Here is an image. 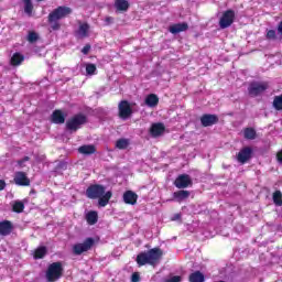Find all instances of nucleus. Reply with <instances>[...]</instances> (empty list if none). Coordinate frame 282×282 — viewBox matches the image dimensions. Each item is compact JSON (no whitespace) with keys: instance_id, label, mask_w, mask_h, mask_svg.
<instances>
[{"instance_id":"13","label":"nucleus","mask_w":282,"mask_h":282,"mask_svg":"<svg viewBox=\"0 0 282 282\" xmlns=\"http://www.w3.org/2000/svg\"><path fill=\"white\" fill-rule=\"evenodd\" d=\"M14 183L18 186H30V178H28V174H25V172H17Z\"/></svg>"},{"instance_id":"32","label":"nucleus","mask_w":282,"mask_h":282,"mask_svg":"<svg viewBox=\"0 0 282 282\" xmlns=\"http://www.w3.org/2000/svg\"><path fill=\"white\" fill-rule=\"evenodd\" d=\"M32 10H34V6L32 4V0H24V12L26 14L31 15Z\"/></svg>"},{"instance_id":"26","label":"nucleus","mask_w":282,"mask_h":282,"mask_svg":"<svg viewBox=\"0 0 282 282\" xmlns=\"http://www.w3.org/2000/svg\"><path fill=\"white\" fill-rule=\"evenodd\" d=\"M189 282H204V273L196 271L189 275Z\"/></svg>"},{"instance_id":"20","label":"nucleus","mask_w":282,"mask_h":282,"mask_svg":"<svg viewBox=\"0 0 282 282\" xmlns=\"http://www.w3.org/2000/svg\"><path fill=\"white\" fill-rule=\"evenodd\" d=\"M173 197L177 202H184V199H188V197H191V192L184 191V189L178 191V192H174Z\"/></svg>"},{"instance_id":"40","label":"nucleus","mask_w":282,"mask_h":282,"mask_svg":"<svg viewBox=\"0 0 282 282\" xmlns=\"http://www.w3.org/2000/svg\"><path fill=\"white\" fill-rule=\"evenodd\" d=\"M131 282H140V274L138 272L132 274Z\"/></svg>"},{"instance_id":"9","label":"nucleus","mask_w":282,"mask_h":282,"mask_svg":"<svg viewBox=\"0 0 282 282\" xmlns=\"http://www.w3.org/2000/svg\"><path fill=\"white\" fill-rule=\"evenodd\" d=\"M265 89H268V84L254 82L249 85L248 91L250 96H259L263 94Z\"/></svg>"},{"instance_id":"21","label":"nucleus","mask_w":282,"mask_h":282,"mask_svg":"<svg viewBox=\"0 0 282 282\" xmlns=\"http://www.w3.org/2000/svg\"><path fill=\"white\" fill-rule=\"evenodd\" d=\"M158 102H160V98L155 94H150L145 97V105L148 107H158Z\"/></svg>"},{"instance_id":"35","label":"nucleus","mask_w":282,"mask_h":282,"mask_svg":"<svg viewBox=\"0 0 282 282\" xmlns=\"http://www.w3.org/2000/svg\"><path fill=\"white\" fill-rule=\"evenodd\" d=\"M86 73L89 75V76H94V74H96V66L94 64H88L86 66Z\"/></svg>"},{"instance_id":"44","label":"nucleus","mask_w":282,"mask_h":282,"mask_svg":"<svg viewBox=\"0 0 282 282\" xmlns=\"http://www.w3.org/2000/svg\"><path fill=\"white\" fill-rule=\"evenodd\" d=\"M6 188V181L0 180V191H3Z\"/></svg>"},{"instance_id":"37","label":"nucleus","mask_w":282,"mask_h":282,"mask_svg":"<svg viewBox=\"0 0 282 282\" xmlns=\"http://www.w3.org/2000/svg\"><path fill=\"white\" fill-rule=\"evenodd\" d=\"M267 39L271 40V41H274V39H276V31L274 30H269L267 32Z\"/></svg>"},{"instance_id":"7","label":"nucleus","mask_w":282,"mask_h":282,"mask_svg":"<svg viewBox=\"0 0 282 282\" xmlns=\"http://www.w3.org/2000/svg\"><path fill=\"white\" fill-rule=\"evenodd\" d=\"M72 14V9L68 7H58L55 10H53L48 17L61 21V19H65V17H69Z\"/></svg>"},{"instance_id":"10","label":"nucleus","mask_w":282,"mask_h":282,"mask_svg":"<svg viewBox=\"0 0 282 282\" xmlns=\"http://www.w3.org/2000/svg\"><path fill=\"white\" fill-rule=\"evenodd\" d=\"M131 113H133V110L129 101H121L119 104V117L122 120H128V118H131Z\"/></svg>"},{"instance_id":"42","label":"nucleus","mask_w":282,"mask_h":282,"mask_svg":"<svg viewBox=\"0 0 282 282\" xmlns=\"http://www.w3.org/2000/svg\"><path fill=\"white\" fill-rule=\"evenodd\" d=\"M180 219H182V215H181V214H175V215L172 217V221H180Z\"/></svg>"},{"instance_id":"27","label":"nucleus","mask_w":282,"mask_h":282,"mask_svg":"<svg viewBox=\"0 0 282 282\" xmlns=\"http://www.w3.org/2000/svg\"><path fill=\"white\" fill-rule=\"evenodd\" d=\"M48 23H50L51 30L53 31L61 30V22H58L56 18H52L51 15H48Z\"/></svg>"},{"instance_id":"22","label":"nucleus","mask_w":282,"mask_h":282,"mask_svg":"<svg viewBox=\"0 0 282 282\" xmlns=\"http://www.w3.org/2000/svg\"><path fill=\"white\" fill-rule=\"evenodd\" d=\"M79 153H82V155H94V153H96V147L89 144V145H82L78 149Z\"/></svg>"},{"instance_id":"24","label":"nucleus","mask_w":282,"mask_h":282,"mask_svg":"<svg viewBox=\"0 0 282 282\" xmlns=\"http://www.w3.org/2000/svg\"><path fill=\"white\" fill-rule=\"evenodd\" d=\"M86 220L89 224V226H94L95 224H98V213L97 212H89L86 215Z\"/></svg>"},{"instance_id":"38","label":"nucleus","mask_w":282,"mask_h":282,"mask_svg":"<svg viewBox=\"0 0 282 282\" xmlns=\"http://www.w3.org/2000/svg\"><path fill=\"white\" fill-rule=\"evenodd\" d=\"M25 162H30L29 156H25L24 159L18 161V164H19L20 169H23V166H25Z\"/></svg>"},{"instance_id":"11","label":"nucleus","mask_w":282,"mask_h":282,"mask_svg":"<svg viewBox=\"0 0 282 282\" xmlns=\"http://www.w3.org/2000/svg\"><path fill=\"white\" fill-rule=\"evenodd\" d=\"M251 158L252 149L250 147L243 148L242 150L239 151L237 155V160L238 162H240V164H246V162H248V160H250Z\"/></svg>"},{"instance_id":"16","label":"nucleus","mask_w":282,"mask_h":282,"mask_svg":"<svg viewBox=\"0 0 282 282\" xmlns=\"http://www.w3.org/2000/svg\"><path fill=\"white\" fill-rule=\"evenodd\" d=\"M10 232H12V223H10L8 220L0 223V235L6 237V236L10 235Z\"/></svg>"},{"instance_id":"6","label":"nucleus","mask_w":282,"mask_h":282,"mask_svg":"<svg viewBox=\"0 0 282 282\" xmlns=\"http://www.w3.org/2000/svg\"><path fill=\"white\" fill-rule=\"evenodd\" d=\"M235 21V11L228 10L226 11L219 21V26L221 30H226V28H230Z\"/></svg>"},{"instance_id":"19","label":"nucleus","mask_w":282,"mask_h":282,"mask_svg":"<svg viewBox=\"0 0 282 282\" xmlns=\"http://www.w3.org/2000/svg\"><path fill=\"white\" fill-rule=\"evenodd\" d=\"M87 36H89V24L87 23L80 24L77 31V37L87 39Z\"/></svg>"},{"instance_id":"14","label":"nucleus","mask_w":282,"mask_h":282,"mask_svg":"<svg viewBox=\"0 0 282 282\" xmlns=\"http://www.w3.org/2000/svg\"><path fill=\"white\" fill-rule=\"evenodd\" d=\"M123 202L124 204H130L131 206H135L138 204V194L132 191H127L123 194Z\"/></svg>"},{"instance_id":"28","label":"nucleus","mask_w":282,"mask_h":282,"mask_svg":"<svg viewBox=\"0 0 282 282\" xmlns=\"http://www.w3.org/2000/svg\"><path fill=\"white\" fill-rule=\"evenodd\" d=\"M24 58L25 57L21 55V53H14L13 56L11 57V65H21Z\"/></svg>"},{"instance_id":"33","label":"nucleus","mask_w":282,"mask_h":282,"mask_svg":"<svg viewBox=\"0 0 282 282\" xmlns=\"http://www.w3.org/2000/svg\"><path fill=\"white\" fill-rule=\"evenodd\" d=\"M117 149H127L129 147V139H119L116 142Z\"/></svg>"},{"instance_id":"31","label":"nucleus","mask_w":282,"mask_h":282,"mask_svg":"<svg viewBox=\"0 0 282 282\" xmlns=\"http://www.w3.org/2000/svg\"><path fill=\"white\" fill-rule=\"evenodd\" d=\"M273 107L276 111H282V95L274 97Z\"/></svg>"},{"instance_id":"12","label":"nucleus","mask_w":282,"mask_h":282,"mask_svg":"<svg viewBox=\"0 0 282 282\" xmlns=\"http://www.w3.org/2000/svg\"><path fill=\"white\" fill-rule=\"evenodd\" d=\"M200 122L203 127H213V124L219 122V117H217V115H204L200 118Z\"/></svg>"},{"instance_id":"41","label":"nucleus","mask_w":282,"mask_h":282,"mask_svg":"<svg viewBox=\"0 0 282 282\" xmlns=\"http://www.w3.org/2000/svg\"><path fill=\"white\" fill-rule=\"evenodd\" d=\"M89 50H91V46L86 45L83 47L82 52H83V54H89Z\"/></svg>"},{"instance_id":"34","label":"nucleus","mask_w":282,"mask_h":282,"mask_svg":"<svg viewBox=\"0 0 282 282\" xmlns=\"http://www.w3.org/2000/svg\"><path fill=\"white\" fill-rule=\"evenodd\" d=\"M273 202H274L275 206H282V198H281V192L280 191H276L273 194Z\"/></svg>"},{"instance_id":"17","label":"nucleus","mask_w":282,"mask_h":282,"mask_svg":"<svg viewBox=\"0 0 282 282\" xmlns=\"http://www.w3.org/2000/svg\"><path fill=\"white\" fill-rule=\"evenodd\" d=\"M186 30H188V24L186 23H178L170 26L171 34H180V32H186Z\"/></svg>"},{"instance_id":"30","label":"nucleus","mask_w":282,"mask_h":282,"mask_svg":"<svg viewBox=\"0 0 282 282\" xmlns=\"http://www.w3.org/2000/svg\"><path fill=\"white\" fill-rule=\"evenodd\" d=\"M47 254V249L45 247H40L34 252V259H43Z\"/></svg>"},{"instance_id":"18","label":"nucleus","mask_w":282,"mask_h":282,"mask_svg":"<svg viewBox=\"0 0 282 282\" xmlns=\"http://www.w3.org/2000/svg\"><path fill=\"white\" fill-rule=\"evenodd\" d=\"M52 122H54L55 124H63L65 122V115H63V111L55 110L52 113Z\"/></svg>"},{"instance_id":"29","label":"nucleus","mask_w":282,"mask_h":282,"mask_svg":"<svg viewBox=\"0 0 282 282\" xmlns=\"http://www.w3.org/2000/svg\"><path fill=\"white\" fill-rule=\"evenodd\" d=\"M24 208H25V205L21 200H15L12 204L13 213H21L22 210H24Z\"/></svg>"},{"instance_id":"4","label":"nucleus","mask_w":282,"mask_h":282,"mask_svg":"<svg viewBox=\"0 0 282 282\" xmlns=\"http://www.w3.org/2000/svg\"><path fill=\"white\" fill-rule=\"evenodd\" d=\"M86 122L87 117L84 115H76L66 122V127L69 129V131H76L77 129H80V126L85 124Z\"/></svg>"},{"instance_id":"5","label":"nucleus","mask_w":282,"mask_h":282,"mask_svg":"<svg viewBox=\"0 0 282 282\" xmlns=\"http://www.w3.org/2000/svg\"><path fill=\"white\" fill-rule=\"evenodd\" d=\"M94 246L93 238H87L83 243H76L73 246L74 254H83V252H87L91 250Z\"/></svg>"},{"instance_id":"15","label":"nucleus","mask_w":282,"mask_h":282,"mask_svg":"<svg viewBox=\"0 0 282 282\" xmlns=\"http://www.w3.org/2000/svg\"><path fill=\"white\" fill-rule=\"evenodd\" d=\"M150 133L153 138H158L164 133V124L163 123H153Z\"/></svg>"},{"instance_id":"3","label":"nucleus","mask_w":282,"mask_h":282,"mask_svg":"<svg viewBox=\"0 0 282 282\" xmlns=\"http://www.w3.org/2000/svg\"><path fill=\"white\" fill-rule=\"evenodd\" d=\"M61 276H63V264H61V262L50 264L46 271V280L48 282H55L58 281Z\"/></svg>"},{"instance_id":"23","label":"nucleus","mask_w":282,"mask_h":282,"mask_svg":"<svg viewBox=\"0 0 282 282\" xmlns=\"http://www.w3.org/2000/svg\"><path fill=\"white\" fill-rule=\"evenodd\" d=\"M115 7L117 10L121 11V12H127V10H129V1L127 0H117L115 2Z\"/></svg>"},{"instance_id":"36","label":"nucleus","mask_w":282,"mask_h":282,"mask_svg":"<svg viewBox=\"0 0 282 282\" xmlns=\"http://www.w3.org/2000/svg\"><path fill=\"white\" fill-rule=\"evenodd\" d=\"M37 40H39V34H36L34 32L29 33V35H28L29 43H35V41H37Z\"/></svg>"},{"instance_id":"39","label":"nucleus","mask_w":282,"mask_h":282,"mask_svg":"<svg viewBox=\"0 0 282 282\" xmlns=\"http://www.w3.org/2000/svg\"><path fill=\"white\" fill-rule=\"evenodd\" d=\"M167 282H182V276L174 275L171 279H169Z\"/></svg>"},{"instance_id":"43","label":"nucleus","mask_w":282,"mask_h":282,"mask_svg":"<svg viewBox=\"0 0 282 282\" xmlns=\"http://www.w3.org/2000/svg\"><path fill=\"white\" fill-rule=\"evenodd\" d=\"M278 162H280V164H282V150L280 152H278Z\"/></svg>"},{"instance_id":"2","label":"nucleus","mask_w":282,"mask_h":282,"mask_svg":"<svg viewBox=\"0 0 282 282\" xmlns=\"http://www.w3.org/2000/svg\"><path fill=\"white\" fill-rule=\"evenodd\" d=\"M162 257V249L154 248L149 251L142 252L137 257V263L139 265H155Z\"/></svg>"},{"instance_id":"25","label":"nucleus","mask_w":282,"mask_h":282,"mask_svg":"<svg viewBox=\"0 0 282 282\" xmlns=\"http://www.w3.org/2000/svg\"><path fill=\"white\" fill-rule=\"evenodd\" d=\"M243 134L246 140H254L257 138V131L253 128H246Z\"/></svg>"},{"instance_id":"45","label":"nucleus","mask_w":282,"mask_h":282,"mask_svg":"<svg viewBox=\"0 0 282 282\" xmlns=\"http://www.w3.org/2000/svg\"><path fill=\"white\" fill-rule=\"evenodd\" d=\"M278 32H279V34H282V21L280 22V24L278 26Z\"/></svg>"},{"instance_id":"1","label":"nucleus","mask_w":282,"mask_h":282,"mask_svg":"<svg viewBox=\"0 0 282 282\" xmlns=\"http://www.w3.org/2000/svg\"><path fill=\"white\" fill-rule=\"evenodd\" d=\"M86 195L89 199H99L98 204L101 206V208H105L107 204H109V200L111 199V192L105 193V186L102 185H90L86 189Z\"/></svg>"},{"instance_id":"8","label":"nucleus","mask_w":282,"mask_h":282,"mask_svg":"<svg viewBox=\"0 0 282 282\" xmlns=\"http://www.w3.org/2000/svg\"><path fill=\"white\" fill-rule=\"evenodd\" d=\"M174 186L176 188H188V186H193V180L188 174H181L174 181Z\"/></svg>"}]
</instances>
